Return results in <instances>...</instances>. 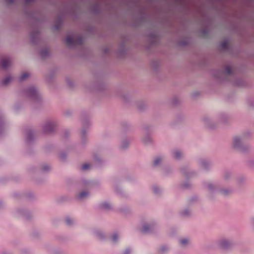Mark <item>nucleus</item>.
Segmentation results:
<instances>
[{
	"label": "nucleus",
	"instance_id": "f257e3e1",
	"mask_svg": "<svg viewBox=\"0 0 254 254\" xmlns=\"http://www.w3.org/2000/svg\"><path fill=\"white\" fill-rule=\"evenodd\" d=\"M83 42V38L81 36L75 37L68 36L65 39V43L67 45H81Z\"/></svg>",
	"mask_w": 254,
	"mask_h": 254
},
{
	"label": "nucleus",
	"instance_id": "f03ea898",
	"mask_svg": "<svg viewBox=\"0 0 254 254\" xmlns=\"http://www.w3.org/2000/svg\"><path fill=\"white\" fill-rule=\"evenodd\" d=\"M10 64V60L8 58H4L1 59V64L3 68H6Z\"/></svg>",
	"mask_w": 254,
	"mask_h": 254
},
{
	"label": "nucleus",
	"instance_id": "7ed1b4c3",
	"mask_svg": "<svg viewBox=\"0 0 254 254\" xmlns=\"http://www.w3.org/2000/svg\"><path fill=\"white\" fill-rule=\"evenodd\" d=\"M241 143V140L238 137H235L233 140V145L235 147H239Z\"/></svg>",
	"mask_w": 254,
	"mask_h": 254
},
{
	"label": "nucleus",
	"instance_id": "20e7f679",
	"mask_svg": "<svg viewBox=\"0 0 254 254\" xmlns=\"http://www.w3.org/2000/svg\"><path fill=\"white\" fill-rule=\"evenodd\" d=\"M11 78L10 76H7L6 78H5L3 81H2V84L3 85H7L11 80Z\"/></svg>",
	"mask_w": 254,
	"mask_h": 254
},
{
	"label": "nucleus",
	"instance_id": "39448f33",
	"mask_svg": "<svg viewBox=\"0 0 254 254\" xmlns=\"http://www.w3.org/2000/svg\"><path fill=\"white\" fill-rule=\"evenodd\" d=\"M161 160H162V159L160 157L156 158L154 160V162L153 163V165L154 166H157L158 165H159L160 163V162H161Z\"/></svg>",
	"mask_w": 254,
	"mask_h": 254
},
{
	"label": "nucleus",
	"instance_id": "423d86ee",
	"mask_svg": "<svg viewBox=\"0 0 254 254\" xmlns=\"http://www.w3.org/2000/svg\"><path fill=\"white\" fill-rule=\"evenodd\" d=\"M229 245V243L227 241H224L221 243V247L224 249L227 248Z\"/></svg>",
	"mask_w": 254,
	"mask_h": 254
},
{
	"label": "nucleus",
	"instance_id": "0eeeda50",
	"mask_svg": "<svg viewBox=\"0 0 254 254\" xmlns=\"http://www.w3.org/2000/svg\"><path fill=\"white\" fill-rule=\"evenodd\" d=\"M29 76V74L28 72H24L22 74L20 77V80H23L26 79L27 77Z\"/></svg>",
	"mask_w": 254,
	"mask_h": 254
},
{
	"label": "nucleus",
	"instance_id": "6e6552de",
	"mask_svg": "<svg viewBox=\"0 0 254 254\" xmlns=\"http://www.w3.org/2000/svg\"><path fill=\"white\" fill-rule=\"evenodd\" d=\"M88 195V192L86 191H83L80 192L78 195V197L80 198H82Z\"/></svg>",
	"mask_w": 254,
	"mask_h": 254
},
{
	"label": "nucleus",
	"instance_id": "1a4fd4ad",
	"mask_svg": "<svg viewBox=\"0 0 254 254\" xmlns=\"http://www.w3.org/2000/svg\"><path fill=\"white\" fill-rule=\"evenodd\" d=\"M90 165L88 163H85L81 166V169L82 170H86L90 168Z\"/></svg>",
	"mask_w": 254,
	"mask_h": 254
},
{
	"label": "nucleus",
	"instance_id": "9d476101",
	"mask_svg": "<svg viewBox=\"0 0 254 254\" xmlns=\"http://www.w3.org/2000/svg\"><path fill=\"white\" fill-rule=\"evenodd\" d=\"M221 46L224 49H226L228 47V42L226 41H223L221 43Z\"/></svg>",
	"mask_w": 254,
	"mask_h": 254
},
{
	"label": "nucleus",
	"instance_id": "9b49d317",
	"mask_svg": "<svg viewBox=\"0 0 254 254\" xmlns=\"http://www.w3.org/2000/svg\"><path fill=\"white\" fill-rule=\"evenodd\" d=\"M232 69L229 66H227L225 67V71L227 74H231L232 73Z\"/></svg>",
	"mask_w": 254,
	"mask_h": 254
},
{
	"label": "nucleus",
	"instance_id": "f8f14e48",
	"mask_svg": "<svg viewBox=\"0 0 254 254\" xmlns=\"http://www.w3.org/2000/svg\"><path fill=\"white\" fill-rule=\"evenodd\" d=\"M118 238V237L117 234H114L111 237V240L113 242H115L117 240Z\"/></svg>",
	"mask_w": 254,
	"mask_h": 254
},
{
	"label": "nucleus",
	"instance_id": "ddd939ff",
	"mask_svg": "<svg viewBox=\"0 0 254 254\" xmlns=\"http://www.w3.org/2000/svg\"><path fill=\"white\" fill-rule=\"evenodd\" d=\"M188 240L186 239H183L180 240V243L182 245H186L188 243Z\"/></svg>",
	"mask_w": 254,
	"mask_h": 254
},
{
	"label": "nucleus",
	"instance_id": "4468645a",
	"mask_svg": "<svg viewBox=\"0 0 254 254\" xmlns=\"http://www.w3.org/2000/svg\"><path fill=\"white\" fill-rule=\"evenodd\" d=\"M181 156V153L179 151H176L175 153H174V156L176 158H179Z\"/></svg>",
	"mask_w": 254,
	"mask_h": 254
},
{
	"label": "nucleus",
	"instance_id": "2eb2a0df",
	"mask_svg": "<svg viewBox=\"0 0 254 254\" xmlns=\"http://www.w3.org/2000/svg\"><path fill=\"white\" fill-rule=\"evenodd\" d=\"M149 229V227L147 225H144L142 228V231L143 232H147Z\"/></svg>",
	"mask_w": 254,
	"mask_h": 254
},
{
	"label": "nucleus",
	"instance_id": "dca6fc26",
	"mask_svg": "<svg viewBox=\"0 0 254 254\" xmlns=\"http://www.w3.org/2000/svg\"><path fill=\"white\" fill-rule=\"evenodd\" d=\"M65 222L66 223V224L67 225H70L72 222V220L69 218V217H67L66 219H65Z\"/></svg>",
	"mask_w": 254,
	"mask_h": 254
},
{
	"label": "nucleus",
	"instance_id": "f3484780",
	"mask_svg": "<svg viewBox=\"0 0 254 254\" xmlns=\"http://www.w3.org/2000/svg\"><path fill=\"white\" fill-rule=\"evenodd\" d=\"M103 207L105 208H110V205L107 203H104L102 204Z\"/></svg>",
	"mask_w": 254,
	"mask_h": 254
},
{
	"label": "nucleus",
	"instance_id": "a211bd4d",
	"mask_svg": "<svg viewBox=\"0 0 254 254\" xmlns=\"http://www.w3.org/2000/svg\"><path fill=\"white\" fill-rule=\"evenodd\" d=\"M130 253V250H126L125 252L124 253V254H129Z\"/></svg>",
	"mask_w": 254,
	"mask_h": 254
},
{
	"label": "nucleus",
	"instance_id": "6ab92c4d",
	"mask_svg": "<svg viewBox=\"0 0 254 254\" xmlns=\"http://www.w3.org/2000/svg\"><path fill=\"white\" fill-rule=\"evenodd\" d=\"M6 0L8 1V2H12L14 0Z\"/></svg>",
	"mask_w": 254,
	"mask_h": 254
},
{
	"label": "nucleus",
	"instance_id": "aec40b11",
	"mask_svg": "<svg viewBox=\"0 0 254 254\" xmlns=\"http://www.w3.org/2000/svg\"><path fill=\"white\" fill-rule=\"evenodd\" d=\"M154 192H157V190H156V188H154Z\"/></svg>",
	"mask_w": 254,
	"mask_h": 254
}]
</instances>
